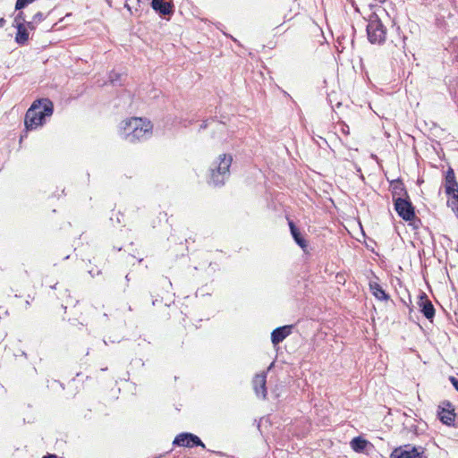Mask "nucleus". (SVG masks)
<instances>
[{"instance_id":"obj_1","label":"nucleus","mask_w":458,"mask_h":458,"mask_svg":"<svg viewBox=\"0 0 458 458\" xmlns=\"http://www.w3.org/2000/svg\"><path fill=\"white\" fill-rule=\"evenodd\" d=\"M151 135L152 124L146 119L131 117L121 123L120 136L130 143L146 140Z\"/></svg>"},{"instance_id":"obj_2","label":"nucleus","mask_w":458,"mask_h":458,"mask_svg":"<svg viewBox=\"0 0 458 458\" xmlns=\"http://www.w3.org/2000/svg\"><path fill=\"white\" fill-rule=\"evenodd\" d=\"M53 103L49 99H39L33 102L25 114L24 123L27 131L41 126L46 117L53 114Z\"/></svg>"},{"instance_id":"obj_3","label":"nucleus","mask_w":458,"mask_h":458,"mask_svg":"<svg viewBox=\"0 0 458 458\" xmlns=\"http://www.w3.org/2000/svg\"><path fill=\"white\" fill-rule=\"evenodd\" d=\"M232 161L231 156L220 155L217 165L211 168L209 182L216 187L224 185L225 180L229 177V168Z\"/></svg>"},{"instance_id":"obj_4","label":"nucleus","mask_w":458,"mask_h":458,"mask_svg":"<svg viewBox=\"0 0 458 458\" xmlns=\"http://www.w3.org/2000/svg\"><path fill=\"white\" fill-rule=\"evenodd\" d=\"M366 30L369 42L372 44L385 42L386 29L377 15L370 16Z\"/></svg>"},{"instance_id":"obj_5","label":"nucleus","mask_w":458,"mask_h":458,"mask_svg":"<svg viewBox=\"0 0 458 458\" xmlns=\"http://www.w3.org/2000/svg\"><path fill=\"white\" fill-rule=\"evenodd\" d=\"M394 209L398 216L405 221H411L415 217V211L410 198L401 199L394 200Z\"/></svg>"},{"instance_id":"obj_6","label":"nucleus","mask_w":458,"mask_h":458,"mask_svg":"<svg viewBox=\"0 0 458 458\" xmlns=\"http://www.w3.org/2000/svg\"><path fill=\"white\" fill-rule=\"evenodd\" d=\"M390 458H425V456L421 447L405 445L394 449Z\"/></svg>"},{"instance_id":"obj_7","label":"nucleus","mask_w":458,"mask_h":458,"mask_svg":"<svg viewBox=\"0 0 458 458\" xmlns=\"http://www.w3.org/2000/svg\"><path fill=\"white\" fill-rule=\"evenodd\" d=\"M174 445L183 446V447H194V446H201L205 448V444L201 441V439L192 434V433H180L175 437L173 441Z\"/></svg>"},{"instance_id":"obj_8","label":"nucleus","mask_w":458,"mask_h":458,"mask_svg":"<svg viewBox=\"0 0 458 458\" xmlns=\"http://www.w3.org/2000/svg\"><path fill=\"white\" fill-rule=\"evenodd\" d=\"M418 306L420 308V312L424 315V317L429 320H432L435 317V308L428 299L427 294L423 292L420 293Z\"/></svg>"},{"instance_id":"obj_9","label":"nucleus","mask_w":458,"mask_h":458,"mask_svg":"<svg viewBox=\"0 0 458 458\" xmlns=\"http://www.w3.org/2000/svg\"><path fill=\"white\" fill-rule=\"evenodd\" d=\"M267 372L263 371L259 374H257L252 380V386L256 395L259 398L266 399L267 398Z\"/></svg>"},{"instance_id":"obj_10","label":"nucleus","mask_w":458,"mask_h":458,"mask_svg":"<svg viewBox=\"0 0 458 458\" xmlns=\"http://www.w3.org/2000/svg\"><path fill=\"white\" fill-rule=\"evenodd\" d=\"M445 191L447 195L458 192V182L455 179L454 171L449 167L445 177Z\"/></svg>"},{"instance_id":"obj_11","label":"nucleus","mask_w":458,"mask_h":458,"mask_svg":"<svg viewBox=\"0 0 458 458\" xmlns=\"http://www.w3.org/2000/svg\"><path fill=\"white\" fill-rule=\"evenodd\" d=\"M151 7L160 15H170L174 12V5L171 2L165 0H152Z\"/></svg>"},{"instance_id":"obj_12","label":"nucleus","mask_w":458,"mask_h":458,"mask_svg":"<svg viewBox=\"0 0 458 458\" xmlns=\"http://www.w3.org/2000/svg\"><path fill=\"white\" fill-rule=\"evenodd\" d=\"M393 200L398 199V198L404 199L408 198L409 195L404 187V184L401 180H394L390 182Z\"/></svg>"},{"instance_id":"obj_13","label":"nucleus","mask_w":458,"mask_h":458,"mask_svg":"<svg viewBox=\"0 0 458 458\" xmlns=\"http://www.w3.org/2000/svg\"><path fill=\"white\" fill-rule=\"evenodd\" d=\"M446 405L448 406L447 409H440V411H438V417L442 423L447 426H451L454 422L455 413L454 409L452 408L451 403L447 402Z\"/></svg>"},{"instance_id":"obj_14","label":"nucleus","mask_w":458,"mask_h":458,"mask_svg":"<svg viewBox=\"0 0 458 458\" xmlns=\"http://www.w3.org/2000/svg\"><path fill=\"white\" fill-rule=\"evenodd\" d=\"M291 333V327L284 326L280 327L273 330L271 333V342L274 345H276L283 342Z\"/></svg>"},{"instance_id":"obj_15","label":"nucleus","mask_w":458,"mask_h":458,"mask_svg":"<svg viewBox=\"0 0 458 458\" xmlns=\"http://www.w3.org/2000/svg\"><path fill=\"white\" fill-rule=\"evenodd\" d=\"M288 224L293 240L302 250H305L308 247L307 241L303 238L300 230L293 221L290 220Z\"/></svg>"},{"instance_id":"obj_16","label":"nucleus","mask_w":458,"mask_h":458,"mask_svg":"<svg viewBox=\"0 0 458 458\" xmlns=\"http://www.w3.org/2000/svg\"><path fill=\"white\" fill-rule=\"evenodd\" d=\"M369 288L372 292L373 295L380 300V301H386L389 299V295L383 290V288L380 286L379 284L377 282H370L369 283Z\"/></svg>"},{"instance_id":"obj_17","label":"nucleus","mask_w":458,"mask_h":458,"mask_svg":"<svg viewBox=\"0 0 458 458\" xmlns=\"http://www.w3.org/2000/svg\"><path fill=\"white\" fill-rule=\"evenodd\" d=\"M17 29V33L15 36V41L17 44L23 46L25 45L29 40V32L25 25L23 26H17L15 27Z\"/></svg>"},{"instance_id":"obj_18","label":"nucleus","mask_w":458,"mask_h":458,"mask_svg":"<svg viewBox=\"0 0 458 458\" xmlns=\"http://www.w3.org/2000/svg\"><path fill=\"white\" fill-rule=\"evenodd\" d=\"M368 444L369 442L360 437H354L350 443L352 449L357 453L363 452Z\"/></svg>"},{"instance_id":"obj_19","label":"nucleus","mask_w":458,"mask_h":458,"mask_svg":"<svg viewBox=\"0 0 458 458\" xmlns=\"http://www.w3.org/2000/svg\"><path fill=\"white\" fill-rule=\"evenodd\" d=\"M449 196L452 197V199L448 201V204L458 216V191Z\"/></svg>"},{"instance_id":"obj_20","label":"nucleus","mask_w":458,"mask_h":458,"mask_svg":"<svg viewBox=\"0 0 458 458\" xmlns=\"http://www.w3.org/2000/svg\"><path fill=\"white\" fill-rule=\"evenodd\" d=\"M25 22H26L25 14L23 12L20 11L14 17L13 26L14 27H17L20 25L23 26V25H25Z\"/></svg>"},{"instance_id":"obj_21","label":"nucleus","mask_w":458,"mask_h":458,"mask_svg":"<svg viewBox=\"0 0 458 458\" xmlns=\"http://www.w3.org/2000/svg\"><path fill=\"white\" fill-rule=\"evenodd\" d=\"M34 0H17L15 4V10L21 11L25 8L28 4L33 3Z\"/></svg>"},{"instance_id":"obj_22","label":"nucleus","mask_w":458,"mask_h":458,"mask_svg":"<svg viewBox=\"0 0 458 458\" xmlns=\"http://www.w3.org/2000/svg\"><path fill=\"white\" fill-rule=\"evenodd\" d=\"M47 18V15H45L43 13L41 12H38L36 13L33 17H32V20L34 21V22L39 24L40 22H42L44 20H46Z\"/></svg>"},{"instance_id":"obj_23","label":"nucleus","mask_w":458,"mask_h":458,"mask_svg":"<svg viewBox=\"0 0 458 458\" xmlns=\"http://www.w3.org/2000/svg\"><path fill=\"white\" fill-rule=\"evenodd\" d=\"M38 25V24L34 22L33 20H31L30 21L25 22V26H26L27 30H35Z\"/></svg>"},{"instance_id":"obj_24","label":"nucleus","mask_w":458,"mask_h":458,"mask_svg":"<svg viewBox=\"0 0 458 458\" xmlns=\"http://www.w3.org/2000/svg\"><path fill=\"white\" fill-rule=\"evenodd\" d=\"M410 225L413 226V228L417 229L421 225L420 219L417 218L416 216L413 218V220L409 221Z\"/></svg>"},{"instance_id":"obj_25","label":"nucleus","mask_w":458,"mask_h":458,"mask_svg":"<svg viewBox=\"0 0 458 458\" xmlns=\"http://www.w3.org/2000/svg\"><path fill=\"white\" fill-rule=\"evenodd\" d=\"M449 380L451 381L454 387L458 391V378L454 377H450Z\"/></svg>"},{"instance_id":"obj_26","label":"nucleus","mask_w":458,"mask_h":458,"mask_svg":"<svg viewBox=\"0 0 458 458\" xmlns=\"http://www.w3.org/2000/svg\"><path fill=\"white\" fill-rule=\"evenodd\" d=\"M110 78V81L112 83H114L116 81H118V78H119V74L117 73H114V72H112L109 76Z\"/></svg>"},{"instance_id":"obj_27","label":"nucleus","mask_w":458,"mask_h":458,"mask_svg":"<svg viewBox=\"0 0 458 458\" xmlns=\"http://www.w3.org/2000/svg\"><path fill=\"white\" fill-rule=\"evenodd\" d=\"M6 23V21L4 18L1 17L0 18V29L3 28Z\"/></svg>"},{"instance_id":"obj_28","label":"nucleus","mask_w":458,"mask_h":458,"mask_svg":"<svg viewBox=\"0 0 458 458\" xmlns=\"http://www.w3.org/2000/svg\"><path fill=\"white\" fill-rule=\"evenodd\" d=\"M42 458H57V456L55 454H47V455H45L43 456Z\"/></svg>"},{"instance_id":"obj_29","label":"nucleus","mask_w":458,"mask_h":458,"mask_svg":"<svg viewBox=\"0 0 458 458\" xmlns=\"http://www.w3.org/2000/svg\"><path fill=\"white\" fill-rule=\"evenodd\" d=\"M206 127H207V124H206V123H203V124L201 125V127H200V128H201V129H204V128H206Z\"/></svg>"},{"instance_id":"obj_30","label":"nucleus","mask_w":458,"mask_h":458,"mask_svg":"<svg viewBox=\"0 0 458 458\" xmlns=\"http://www.w3.org/2000/svg\"><path fill=\"white\" fill-rule=\"evenodd\" d=\"M125 279H126L127 281H129V280H130V278H129V275H127V276H125Z\"/></svg>"},{"instance_id":"obj_31","label":"nucleus","mask_w":458,"mask_h":458,"mask_svg":"<svg viewBox=\"0 0 458 458\" xmlns=\"http://www.w3.org/2000/svg\"><path fill=\"white\" fill-rule=\"evenodd\" d=\"M120 220H121V217H118L117 222L120 223L121 222Z\"/></svg>"}]
</instances>
